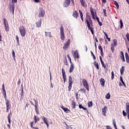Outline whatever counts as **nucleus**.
<instances>
[{"label":"nucleus","instance_id":"f704fd0d","mask_svg":"<svg viewBox=\"0 0 129 129\" xmlns=\"http://www.w3.org/2000/svg\"><path fill=\"white\" fill-rule=\"evenodd\" d=\"M79 91H80L82 93H86V90L85 89H84V88L81 89L80 90H79Z\"/></svg>","mask_w":129,"mask_h":129},{"label":"nucleus","instance_id":"8fccbe9b","mask_svg":"<svg viewBox=\"0 0 129 129\" xmlns=\"http://www.w3.org/2000/svg\"><path fill=\"white\" fill-rule=\"evenodd\" d=\"M103 13H104V17H107L106 15V9H103Z\"/></svg>","mask_w":129,"mask_h":129},{"label":"nucleus","instance_id":"f3484780","mask_svg":"<svg viewBox=\"0 0 129 129\" xmlns=\"http://www.w3.org/2000/svg\"><path fill=\"white\" fill-rule=\"evenodd\" d=\"M36 25L37 28H41V25H42V19H40L39 21L36 22Z\"/></svg>","mask_w":129,"mask_h":129},{"label":"nucleus","instance_id":"ea45409f","mask_svg":"<svg viewBox=\"0 0 129 129\" xmlns=\"http://www.w3.org/2000/svg\"><path fill=\"white\" fill-rule=\"evenodd\" d=\"M124 69V68L123 67V66H122V67L120 69V74H121V75H122V74H123Z\"/></svg>","mask_w":129,"mask_h":129},{"label":"nucleus","instance_id":"7c9ffc66","mask_svg":"<svg viewBox=\"0 0 129 129\" xmlns=\"http://www.w3.org/2000/svg\"><path fill=\"white\" fill-rule=\"evenodd\" d=\"M39 117L36 115H34V121H35V123H37V122H38V121H39Z\"/></svg>","mask_w":129,"mask_h":129},{"label":"nucleus","instance_id":"4468645a","mask_svg":"<svg viewBox=\"0 0 129 129\" xmlns=\"http://www.w3.org/2000/svg\"><path fill=\"white\" fill-rule=\"evenodd\" d=\"M120 57L121 59V60L123 62H125V58H124V54H123V52L120 51Z\"/></svg>","mask_w":129,"mask_h":129},{"label":"nucleus","instance_id":"1a4fd4ad","mask_svg":"<svg viewBox=\"0 0 129 129\" xmlns=\"http://www.w3.org/2000/svg\"><path fill=\"white\" fill-rule=\"evenodd\" d=\"M2 89H3V91L2 93L4 95V98L6 101L7 100H8V99H7V92H6V89H5V84H3L2 85Z\"/></svg>","mask_w":129,"mask_h":129},{"label":"nucleus","instance_id":"09e8293b","mask_svg":"<svg viewBox=\"0 0 129 129\" xmlns=\"http://www.w3.org/2000/svg\"><path fill=\"white\" fill-rule=\"evenodd\" d=\"M111 50L113 53L114 52V46H113V44H111Z\"/></svg>","mask_w":129,"mask_h":129},{"label":"nucleus","instance_id":"0eeeda50","mask_svg":"<svg viewBox=\"0 0 129 129\" xmlns=\"http://www.w3.org/2000/svg\"><path fill=\"white\" fill-rule=\"evenodd\" d=\"M39 12L38 14L39 18H43L45 17V11L43 8L39 9Z\"/></svg>","mask_w":129,"mask_h":129},{"label":"nucleus","instance_id":"2eb2a0df","mask_svg":"<svg viewBox=\"0 0 129 129\" xmlns=\"http://www.w3.org/2000/svg\"><path fill=\"white\" fill-rule=\"evenodd\" d=\"M100 82L101 83L102 87H104L105 84V81L104 80V79L101 78L100 80Z\"/></svg>","mask_w":129,"mask_h":129},{"label":"nucleus","instance_id":"412c9836","mask_svg":"<svg viewBox=\"0 0 129 129\" xmlns=\"http://www.w3.org/2000/svg\"><path fill=\"white\" fill-rule=\"evenodd\" d=\"M125 57L126 63H127V64H129V56L128 54H127V52L125 53Z\"/></svg>","mask_w":129,"mask_h":129},{"label":"nucleus","instance_id":"cd10ccee","mask_svg":"<svg viewBox=\"0 0 129 129\" xmlns=\"http://www.w3.org/2000/svg\"><path fill=\"white\" fill-rule=\"evenodd\" d=\"M104 34L107 40H108V41L109 42H110V38H108V36L107 35V33H106V32L103 31Z\"/></svg>","mask_w":129,"mask_h":129},{"label":"nucleus","instance_id":"49530a36","mask_svg":"<svg viewBox=\"0 0 129 129\" xmlns=\"http://www.w3.org/2000/svg\"><path fill=\"white\" fill-rule=\"evenodd\" d=\"M91 56H93V60H96V57H95V55H94V54H93V52L91 51Z\"/></svg>","mask_w":129,"mask_h":129},{"label":"nucleus","instance_id":"13d9d810","mask_svg":"<svg viewBox=\"0 0 129 129\" xmlns=\"http://www.w3.org/2000/svg\"><path fill=\"white\" fill-rule=\"evenodd\" d=\"M61 70H62V75H66V73L65 72V71H64V69H62Z\"/></svg>","mask_w":129,"mask_h":129},{"label":"nucleus","instance_id":"69168bd1","mask_svg":"<svg viewBox=\"0 0 129 129\" xmlns=\"http://www.w3.org/2000/svg\"><path fill=\"white\" fill-rule=\"evenodd\" d=\"M100 53H101V56H103V50L101 51Z\"/></svg>","mask_w":129,"mask_h":129},{"label":"nucleus","instance_id":"b1692460","mask_svg":"<svg viewBox=\"0 0 129 129\" xmlns=\"http://www.w3.org/2000/svg\"><path fill=\"white\" fill-rule=\"evenodd\" d=\"M71 67L70 69V73H72L73 72V70H74V64L73 63H71Z\"/></svg>","mask_w":129,"mask_h":129},{"label":"nucleus","instance_id":"c85d7f7f","mask_svg":"<svg viewBox=\"0 0 129 129\" xmlns=\"http://www.w3.org/2000/svg\"><path fill=\"white\" fill-rule=\"evenodd\" d=\"M79 13L81 19L82 20V22H84V20H83V14L82 13V12H81V10H79Z\"/></svg>","mask_w":129,"mask_h":129},{"label":"nucleus","instance_id":"e2e57ef3","mask_svg":"<svg viewBox=\"0 0 129 129\" xmlns=\"http://www.w3.org/2000/svg\"><path fill=\"white\" fill-rule=\"evenodd\" d=\"M34 3H40V0H33Z\"/></svg>","mask_w":129,"mask_h":129},{"label":"nucleus","instance_id":"7ed1b4c3","mask_svg":"<svg viewBox=\"0 0 129 129\" xmlns=\"http://www.w3.org/2000/svg\"><path fill=\"white\" fill-rule=\"evenodd\" d=\"M19 31L22 37H25V36H26V29H25V27H24V26L21 25L20 26Z\"/></svg>","mask_w":129,"mask_h":129},{"label":"nucleus","instance_id":"5701e85b","mask_svg":"<svg viewBox=\"0 0 129 129\" xmlns=\"http://www.w3.org/2000/svg\"><path fill=\"white\" fill-rule=\"evenodd\" d=\"M72 108L75 109L76 108V102L74 100L72 101Z\"/></svg>","mask_w":129,"mask_h":129},{"label":"nucleus","instance_id":"a878e982","mask_svg":"<svg viewBox=\"0 0 129 129\" xmlns=\"http://www.w3.org/2000/svg\"><path fill=\"white\" fill-rule=\"evenodd\" d=\"M80 2L81 4L82 7H85V4H86L85 0H80Z\"/></svg>","mask_w":129,"mask_h":129},{"label":"nucleus","instance_id":"72a5a7b5","mask_svg":"<svg viewBox=\"0 0 129 129\" xmlns=\"http://www.w3.org/2000/svg\"><path fill=\"white\" fill-rule=\"evenodd\" d=\"M6 107L9 108L10 106V100H6Z\"/></svg>","mask_w":129,"mask_h":129},{"label":"nucleus","instance_id":"0e129e2a","mask_svg":"<svg viewBox=\"0 0 129 129\" xmlns=\"http://www.w3.org/2000/svg\"><path fill=\"white\" fill-rule=\"evenodd\" d=\"M62 78H63V79H67L66 78V75H62Z\"/></svg>","mask_w":129,"mask_h":129},{"label":"nucleus","instance_id":"393cba45","mask_svg":"<svg viewBox=\"0 0 129 129\" xmlns=\"http://www.w3.org/2000/svg\"><path fill=\"white\" fill-rule=\"evenodd\" d=\"M45 36L49 37V38H52V34H51V32H45Z\"/></svg>","mask_w":129,"mask_h":129},{"label":"nucleus","instance_id":"f03ea898","mask_svg":"<svg viewBox=\"0 0 129 129\" xmlns=\"http://www.w3.org/2000/svg\"><path fill=\"white\" fill-rule=\"evenodd\" d=\"M15 3H18V0H12V3H10L9 9L10 12H12V14L14 15V13H15Z\"/></svg>","mask_w":129,"mask_h":129},{"label":"nucleus","instance_id":"c9c22d12","mask_svg":"<svg viewBox=\"0 0 129 129\" xmlns=\"http://www.w3.org/2000/svg\"><path fill=\"white\" fill-rule=\"evenodd\" d=\"M5 26V30L6 32H9V30H10V28H9V24H7Z\"/></svg>","mask_w":129,"mask_h":129},{"label":"nucleus","instance_id":"9b49d317","mask_svg":"<svg viewBox=\"0 0 129 129\" xmlns=\"http://www.w3.org/2000/svg\"><path fill=\"white\" fill-rule=\"evenodd\" d=\"M70 4H71V1L70 0H65L63 4L64 8H67V7H69Z\"/></svg>","mask_w":129,"mask_h":129},{"label":"nucleus","instance_id":"473e14b6","mask_svg":"<svg viewBox=\"0 0 129 129\" xmlns=\"http://www.w3.org/2000/svg\"><path fill=\"white\" fill-rule=\"evenodd\" d=\"M113 46H117V40H116V39H113Z\"/></svg>","mask_w":129,"mask_h":129},{"label":"nucleus","instance_id":"864d4df0","mask_svg":"<svg viewBox=\"0 0 129 129\" xmlns=\"http://www.w3.org/2000/svg\"><path fill=\"white\" fill-rule=\"evenodd\" d=\"M67 57L69 58V60L70 61L71 64H72V61L71 60V57H70V56L69 55V54L67 55Z\"/></svg>","mask_w":129,"mask_h":129},{"label":"nucleus","instance_id":"4d7b16f0","mask_svg":"<svg viewBox=\"0 0 129 129\" xmlns=\"http://www.w3.org/2000/svg\"><path fill=\"white\" fill-rule=\"evenodd\" d=\"M122 114L123 115V116H126V112H125V111L124 110L122 111Z\"/></svg>","mask_w":129,"mask_h":129},{"label":"nucleus","instance_id":"20e7f679","mask_svg":"<svg viewBox=\"0 0 129 129\" xmlns=\"http://www.w3.org/2000/svg\"><path fill=\"white\" fill-rule=\"evenodd\" d=\"M60 34L61 40L64 41L65 40V35L64 34V28L62 26L60 27Z\"/></svg>","mask_w":129,"mask_h":129},{"label":"nucleus","instance_id":"c03bdc74","mask_svg":"<svg viewBox=\"0 0 129 129\" xmlns=\"http://www.w3.org/2000/svg\"><path fill=\"white\" fill-rule=\"evenodd\" d=\"M93 105L92 101H90L88 103V107H91Z\"/></svg>","mask_w":129,"mask_h":129},{"label":"nucleus","instance_id":"6e6d98bb","mask_svg":"<svg viewBox=\"0 0 129 129\" xmlns=\"http://www.w3.org/2000/svg\"><path fill=\"white\" fill-rule=\"evenodd\" d=\"M126 37L127 38L128 42H129V34L128 32H127L126 34Z\"/></svg>","mask_w":129,"mask_h":129},{"label":"nucleus","instance_id":"a18cd8bd","mask_svg":"<svg viewBox=\"0 0 129 129\" xmlns=\"http://www.w3.org/2000/svg\"><path fill=\"white\" fill-rule=\"evenodd\" d=\"M120 29H122V28L123 27V23H122V20H120Z\"/></svg>","mask_w":129,"mask_h":129},{"label":"nucleus","instance_id":"3c124183","mask_svg":"<svg viewBox=\"0 0 129 129\" xmlns=\"http://www.w3.org/2000/svg\"><path fill=\"white\" fill-rule=\"evenodd\" d=\"M66 125L67 126V129H75V128L69 126L67 124H66Z\"/></svg>","mask_w":129,"mask_h":129},{"label":"nucleus","instance_id":"c756f323","mask_svg":"<svg viewBox=\"0 0 129 129\" xmlns=\"http://www.w3.org/2000/svg\"><path fill=\"white\" fill-rule=\"evenodd\" d=\"M120 81H121V83L123 84V86L124 87H126V86L125 85V84L124 83V82L123 81V80L122 77H120Z\"/></svg>","mask_w":129,"mask_h":129},{"label":"nucleus","instance_id":"f8f14e48","mask_svg":"<svg viewBox=\"0 0 129 129\" xmlns=\"http://www.w3.org/2000/svg\"><path fill=\"white\" fill-rule=\"evenodd\" d=\"M125 111L127 112V118L129 119V103H126Z\"/></svg>","mask_w":129,"mask_h":129},{"label":"nucleus","instance_id":"a19ab883","mask_svg":"<svg viewBox=\"0 0 129 129\" xmlns=\"http://www.w3.org/2000/svg\"><path fill=\"white\" fill-rule=\"evenodd\" d=\"M105 98L106 99H109L110 98V94L109 93H108L106 96H105Z\"/></svg>","mask_w":129,"mask_h":129},{"label":"nucleus","instance_id":"6ab92c4d","mask_svg":"<svg viewBox=\"0 0 129 129\" xmlns=\"http://www.w3.org/2000/svg\"><path fill=\"white\" fill-rule=\"evenodd\" d=\"M73 56L75 59H76V58H79V54H78V51L77 50L74 52L73 54Z\"/></svg>","mask_w":129,"mask_h":129},{"label":"nucleus","instance_id":"423d86ee","mask_svg":"<svg viewBox=\"0 0 129 129\" xmlns=\"http://www.w3.org/2000/svg\"><path fill=\"white\" fill-rule=\"evenodd\" d=\"M83 84L84 87L87 89V91H89V86L88 85L87 81L85 79H83Z\"/></svg>","mask_w":129,"mask_h":129},{"label":"nucleus","instance_id":"6e6552de","mask_svg":"<svg viewBox=\"0 0 129 129\" xmlns=\"http://www.w3.org/2000/svg\"><path fill=\"white\" fill-rule=\"evenodd\" d=\"M34 101L35 102V110L36 111V113L37 114H39V109L38 108V100H36V99H33Z\"/></svg>","mask_w":129,"mask_h":129},{"label":"nucleus","instance_id":"4c0bfd02","mask_svg":"<svg viewBox=\"0 0 129 129\" xmlns=\"http://www.w3.org/2000/svg\"><path fill=\"white\" fill-rule=\"evenodd\" d=\"M11 114H12V113L10 112V113L8 114V121H9L10 124H11V117H10Z\"/></svg>","mask_w":129,"mask_h":129},{"label":"nucleus","instance_id":"39448f33","mask_svg":"<svg viewBox=\"0 0 129 129\" xmlns=\"http://www.w3.org/2000/svg\"><path fill=\"white\" fill-rule=\"evenodd\" d=\"M72 84H73L72 77L71 76H70L69 78V86H68V89H69L68 91L69 92L71 91V88H72Z\"/></svg>","mask_w":129,"mask_h":129},{"label":"nucleus","instance_id":"9d476101","mask_svg":"<svg viewBox=\"0 0 129 129\" xmlns=\"http://www.w3.org/2000/svg\"><path fill=\"white\" fill-rule=\"evenodd\" d=\"M68 47H70V39H68L67 43L64 44L63 49L64 50H67Z\"/></svg>","mask_w":129,"mask_h":129},{"label":"nucleus","instance_id":"79ce46f5","mask_svg":"<svg viewBox=\"0 0 129 129\" xmlns=\"http://www.w3.org/2000/svg\"><path fill=\"white\" fill-rule=\"evenodd\" d=\"M3 21H4V24L5 25V26L6 25H8V21L7 20V19H6V18H3Z\"/></svg>","mask_w":129,"mask_h":129},{"label":"nucleus","instance_id":"338daca9","mask_svg":"<svg viewBox=\"0 0 129 129\" xmlns=\"http://www.w3.org/2000/svg\"><path fill=\"white\" fill-rule=\"evenodd\" d=\"M98 24H99V26H102V23H101L100 21L98 22Z\"/></svg>","mask_w":129,"mask_h":129},{"label":"nucleus","instance_id":"de8ad7c7","mask_svg":"<svg viewBox=\"0 0 129 129\" xmlns=\"http://www.w3.org/2000/svg\"><path fill=\"white\" fill-rule=\"evenodd\" d=\"M111 79L112 80H113V79H114V73H113V71H112L111 72Z\"/></svg>","mask_w":129,"mask_h":129},{"label":"nucleus","instance_id":"dca6fc26","mask_svg":"<svg viewBox=\"0 0 129 129\" xmlns=\"http://www.w3.org/2000/svg\"><path fill=\"white\" fill-rule=\"evenodd\" d=\"M90 13L92 15V18L94 20H95V15L94 14V12L93 11V9L92 7H90Z\"/></svg>","mask_w":129,"mask_h":129},{"label":"nucleus","instance_id":"aec40b11","mask_svg":"<svg viewBox=\"0 0 129 129\" xmlns=\"http://www.w3.org/2000/svg\"><path fill=\"white\" fill-rule=\"evenodd\" d=\"M73 17L75 18V19H77L78 18V12L77 11H75L73 14Z\"/></svg>","mask_w":129,"mask_h":129},{"label":"nucleus","instance_id":"f257e3e1","mask_svg":"<svg viewBox=\"0 0 129 129\" xmlns=\"http://www.w3.org/2000/svg\"><path fill=\"white\" fill-rule=\"evenodd\" d=\"M85 21L89 30H90L92 35H94V31H93V28H92L91 27V25L92 26L93 24L92 22V20H91V16H90V13L89 12L86 13Z\"/></svg>","mask_w":129,"mask_h":129},{"label":"nucleus","instance_id":"37998d69","mask_svg":"<svg viewBox=\"0 0 129 129\" xmlns=\"http://www.w3.org/2000/svg\"><path fill=\"white\" fill-rule=\"evenodd\" d=\"M63 63L65 64V65H67V66H68V62L67 61V58H66V56L65 57V59L63 61Z\"/></svg>","mask_w":129,"mask_h":129},{"label":"nucleus","instance_id":"052dcab7","mask_svg":"<svg viewBox=\"0 0 129 129\" xmlns=\"http://www.w3.org/2000/svg\"><path fill=\"white\" fill-rule=\"evenodd\" d=\"M12 56L13 57H16L15 51L14 50L12 51Z\"/></svg>","mask_w":129,"mask_h":129},{"label":"nucleus","instance_id":"a211bd4d","mask_svg":"<svg viewBox=\"0 0 129 129\" xmlns=\"http://www.w3.org/2000/svg\"><path fill=\"white\" fill-rule=\"evenodd\" d=\"M61 108H62L66 113H68V112H70L71 111L70 110L68 109V108L64 107L63 106H61Z\"/></svg>","mask_w":129,"mask_h":129},{"label":"nucleus","instance_id":"4be33fe9","mask_svg":"<svg viewBox=\"0 0 129 129\" xmlns=\"http://www.w3.org/2000/svg\"><path fill=\"white\" fill-rule=\"evenodd\" d=\"M93 64L98 70H99V64H98V62L95 60L93 62Z\"/></svg>","mask_w":129,"mask_h":129},{"label":"nucleus","instance_id":"58836bf2","mask_svg":"<svg viewBox=\"0 0 129 129\" xmlns=\"http://www.w3.org/2000/svg\"><path fill=\"white\" fill-rule=\"evenodd\" d=\"M114 5L116 6L117 10L119 9V5H118V3L116 1H114Z\"/></svg>","mask_w":129,"mask_h":129},{"label":"nucleus","instance_id":"774afa93","mask_svg":"<svg viewBox=\"0 0 129 129\" xmlns=\"http://www.w3.org/2000/svg\"><path fill=\"white\" fill-rule=\"evenodd\" d=\"M99 58H100V60L101 61V62H102L103 60H102V57H101V56H100Z\"/></svg>","mask_w":129,"mask_h":129},{"label":"nucleus","instance_id":"bb28decb","mask_svg":"<svg viewBox=\"0 0 129 129\" xmlns=\"http://www.w3.org/2000/svg\"><path fill=\"white\" fill-rule=\"evenodd\" d=\"M42 119L43 120L44 123H48V120L47 119V118L45 116L42 117Z\"/></svg>","mask_w":129,"mask_h":129},{"label":"nucleus","instance_id":"e433bc0d","mask_svg":"<svg viewBox=\"0 0 129 129\" xmlns=\"http://www.w3.org/2000/svg\"><path fill=\"white\" fill-rule=\"evenodd\" d=\"M33 123H34V122H33V121L30 122V126H31V128L39 129V128H38L37 127H34L33 126Z\"/></svg>","mask_w":129,"mask_h":129},{"label":"nucleus","instance_id":"2f4dec72","mask_svg":"<svg viewBox=\"0 0 129 129\" xmlns=\"http://www.w3.org/2000/svg\"><path fill=\"white\" fill-rule=\"evenodd\" d=\"M101 63L102 65V67H103L104 68V69H106V70L107 71L108 70V67H106V66L104 65V62L103 61H101Z\"/></svg>","mask_w":129,"mask_h":129},{"label":"nucleus","instance_id":"5fc2aeb1","mask_svg":"<svg viewBox=\"0 0 129 129\" xmlns=\"http://www.w3.org/2000/svg\"><path fill=\"white\" fill-rule=\"evenodd\" d=\"M98 49L99 50H100V51H103V49H102V47H101V45L100 44H99V46H98Z\"/></svg>","mask_w":129,"mask_h":129},{"label":"nucleus","instance_id":"bf43d9fd","mask_svg":"<svg viewBox=\"0 0 129 129\" xmlns=\"http://www.w3.org/2000/svg\"><path fill=\"white\" fill-rule=\"evenodd\" d=\"M23 94H24V90L22 88V90H21V98H22V97H23Z\"/></svg>","mask_w":129,"mask_h":129},{"label":"nucleus","instance_id":"ddd939ff","mask_svg":"<svg viewBox=\"0 0 129 129\" xmlns=\"http://www.w3.org/2000/svg\"><path fill=\"white\" fill-rule=\"evenodd\" d=\"M107 109V106H105L102 109V114L104 115V116H106V110Z\"/></svg>","mask_w":129,"mask_h":129},{"label":"nucleus","instance_id":"603ef678","mask_svg":"<svg viewBox=\"0 0 129 129\" xmlns=\"http://www.w3.org/2000/svg\"><path fill=\"white\" fill-rule=\"evenodd\" d=\"M113 124L114 125V127H115V129H117V127L116 126V123L115 122V121H113Z\"/></svg>","mask_w":129,"mask_h":129},{"label":"nucleus","instance_id":"680f3d73","mask_svg":"<svg viewBox=\"0 0 129 129\" xmlns=\"http://www.w3.org/2000/svg\"><path fill=\"white\" fill-rule=\"evenodd\" d=\"M79 108H80V109H81L83 108V106H82V105H81V104H79Z\"/></svg>","mask_w":129,"mask_h":129}]
</instances>
